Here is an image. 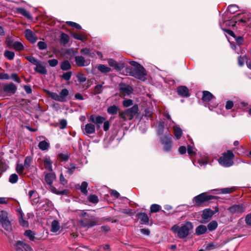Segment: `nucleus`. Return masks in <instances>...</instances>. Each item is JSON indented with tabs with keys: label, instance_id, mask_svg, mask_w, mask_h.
<instances>
[{
	"label": "nucleus",
	"instance_id": "obj_1",
	"mask_svg": "<svg viewBox=\"0 0 251 251\" xmlns=\"http://www.w3.org/2000/svg\"><path fill=\"white\" fill-rule=\"evenodd\" d=\"M193 228L192 224L190 222H186L182 224L180 226L177 225L173 226L171 230L174 234H176L178 237L183 239L189 234L190 231Z\"/></svg>",
	"mask_w": 251,
	"mask_h": 251
},
{
	"label": "nucleus",
	"instance_id": "obj_2",
	"mask_svg": "<svg viewBox=\"0 0 251 251\" xmlns=\"http://www.w3.org/2000/svg\"><path fill=\"white\" fill-rule=\"evenodd\" d=\"M138 105H134L132 107L127 109L124 111L120 112L119 116L123 121L131 120L138 113Z\"/></svg>",
	"mask_w": 251,
	"mask_h": 251
},
{
	"label": "nucleus",
	"instance_id": "obj_3",
	"mask_svg": "<svg viewBox=\"0 0 251 251\" xmlns=\"http://www.w3.org/2000/svg\"><path fill=\"white\" fill-rule=\"evenodd\" d=\"M234 154L230 151H227L226 152L223 154V156L219 159V163L225 167H229L233 163V158Z\"/></svg>",
	"mask_w": 251,
	"mask_h": 251
},
{
	"label": "nucleus",
	"instance_id": "obj_4",
	"mask_svg": "<svg viewBox=\"0 0 251 251\" xmlns=\"http://www.w3.org/2000/svg\"><path fill=\"white\" fill-rule=\"evenodd\" d=\"M172 137L171 134H168L161 138V142L164 146L165 151H169L172 148Z\"/></svg>",
	"mask_w": 251,
	"mask_h": 251
},
{
	"label": "nucleus",
	"instance_id": "obj_5",
	"mask_svg": "<svg viewBox=\"0 0 251 251\" xmlns=\"http://www.w3.org/2000/svg\"><path fill=\"white\" fill-rule=\"evenodd\" d=\"M246 207L243 204H234L228 208L231 214H240L245 211Z\"/></svg>",
	"mask_w": 251,
	"mask_h": 251
},
{
	"label": "nucleus",
	"instance_id": "obj_6",
	"mask_svg": "<svg viewBox=\"0 0 251 251\" xmlns=\"http://www.w3.org/2000/svg\"><path fill=\"white\" fill-rule=\"evenodd\" d=\"M75 62L77 66L83 67L88 66L91 62L89 59H85L82 56L77 55L75 57Z\"/></svg>",
	"mask_w": 251,
	"mask_h": 251
},
{
	"label": "nucleus",
	"instance_id": "obj_7",
	"mask_svg": "<svg viewBox=\"0 0 251 251\" xmlns=\"http://www.w3.org/2000/svg\"><path fill=\"white\" fill-rule=\"evenodd\" d=\"M214 198V196L207 195L205 193H203L195 197L194 198V201L197 203H200L213 199Z\"/></svg>",
	"mask_w": 251,
	"mask_h": 251
},
{
	"label": "nucleus",
	"instance_id": "obj_8",
	"mask_svg": "<svg viewBox=\"0 0 251 251\" xmlns=\"http://www.w3.org/2000/svg\"><path fill=\"white\" fill-rule=\"evenodd\" d=\"M133 75L137 78L145 80V76L147 75L146 71L143 67H141L134 71Z\"/></svg>",
	"mask_w": 251,
	"mask_h": 251
},
{
	"label": "nucleus",
	"instance_id": "obj_9",
	"mask_svg": "<svg viewBox=\"0 0 251 251\" xmlns=\"http://www.w3.org/2000/svg\"><path fill=\"white\" fill-rule=\"evenodd\" d=\"M16 251H31V248L27 244L22 242L18 241L15 245Z\"/></svg>",
	"mask_w": 251,
	"mask_h": 251
},
{
	"label": "nucleus",
	"instance_id": "obj_10",
	"mask_svg": "<svg viewBox=\"0 0 251 251\" xmlns=\"http://www.w3.org/2000/svg\"><path fill=\"white\" fill-rule=\"evenodd\" d=\"M120 91L124 96H128L132 93V88L128 85L121 84L119 88Z\"/></svg>",
	"mask_w": 251,
	"mask_h": 251
},
{
	"label": "nucleus",
	"instance_id": "obj_11",
	"mask_svg": "<svg viewBox=\"0 0 251 251\" xmlns=\"http://www.w3.org/2000/svg\"><path fill=\"white\" fill-rule=\"evenodd\" d=\"M25 36L27 40L33 43L37 40L36 35L30 29H26L25 31Z\"/></svg>",
	"mask_w": 251,
	"mask_h": 251
},
{
	"label": "nucleus",
	"instance_id": "obj_12",
	"mask_svg": "<svg viewBox=\"0 0 251 251\" xmlns=\"http://www.w3.org/2000/svg\"><path fill=\"white\" fill-rule=\"evenodd\" d=\"M3 90L6 92L14 94L17 90V87L13 83H10L4 85Z\"/></svg>",
	"mask_w": 251,
	"mask_h": 251
},
{
	"label": "nucleus",
	"instance_id": "obj_13",
	"mask_svg": "<svg viewBox=\"0 0 251 251\" xmlns=\"http://www.w3.org/2000/svg\"><path fill=\"white\" fill-rule=\"evenodd\" d=\"M90 120L94 124L100 125L104 122L105 120V118L102 116L92 115L90 116Z\"/></svg>",
	"mask_w": 251,
	"mask_h": 251
},
{
	"label": "nucleus",
	"instance_id": "obj_14",
	"mask_svg": "<svg viewBox=\"0 0 251 251\" xmlns=\"http://www.w3.org/2000/svg\"><path fill=\"white\" fill-rule=\"evenodd\" d=\"M178 94L182 96L187 97L189 96V91L188 88L184 86L178 87L177 89Z\"/></svg>",
	"mask_w": 251,
	"mask_h": 251
},
{
	"label": "nucleus",
	"instance_id": "obj_15",
	"mask_svg": "<svg viewBox=\"0 0 251 251\" xmlns=\"http://www.w3.org/2000/svg\"><path fill=\"white\" fill-rule=\"evenodd\" d=\"M138 219L141 224H148L149 219L148 215L145 213H140L137 214Z\"/></svg>",
	"mask_w": 251,
	"mask_h": 251
},
{
	"label": "nucleus",
	"instance_id": "obj_16",
	"mask_svg": "<svg viewBox=\"0 0 251 251\" xmlns=\"http://www.w3.org/2000/svg\"><path fill=\"white\" fill-rule=\"evenodd\" d=\"M56 178V176L54 173H49L45 176V181L49 185H51Z\"/></svg>",
	"mask_w": 251,
	"mask_h": 251
},
{
	"label": "nucleus",
	"instance_id": "obj_17",
	"mask_svg": "<svg viewBox=\"0 0 251 251\" xmlns=\"http://www.w3.org/2000/svg\"><path fill=\"white\" fill-rule=\"evenodd\" d=\"M108 63L109 66L117 70H121L124 67L123 65L119 64L115 60L111 58L108 59Z\"/></svg>",
	"mask_w": 251,
	"mask_h": 251
},
{
	"label": "nucleus",
	"instance_id": "obj_18",
	"mask_svg": "<svg viewBox=\"0 0 251 251\" xmlns=\"http://www.w3.org/2000/svg\"><path fill=\"white\" fill-rule=\"evenodd\" d=\"M36 68L34 70L41 74L45 75L47 73V70L45 67L43 65V63L40 62L36 66Z\"/></svg>",
	"mask_w": 251,
	"mask_h": 251
},
{
	"label": "nucleus",
	"instance_id": "obj_19",
	"mask_svg": "<svg viewBox=\"0 0 251 251\" xmlns=\"http://www.w3.org/2000/svg\"><path fill=\"white\" fill-rule=\"evenodd\" d=\"M52 162L49 157H45L44 159V165L46 169L49 171H52Z\"/></svg>",
	"mask_w": 251,
	"mask_h": 251
},
{
	"label": "nucleus",
	"instance_id": "obj_20",
	"mask_svg": "<svg viewBox=\"0 0 251 251\" xmlns=\"http://www.w3.org/2000/svg\"><path fill=\"white\" fill-rule=\"evenodd\" d=\"M84 130L87 134H93L95 132V126L91 123L87 124L85 126Z\"/></svg>",
	"mask_w": 251,
	"mask_h": 251
},
{
	"label": "nucleus",
	"instance_id": "obj_21",
	"mask_svg": "<svg viewBox=\"0 0 251 251\" xmlns=\"http://www.w3.org/2000/svg\"><path fill=\"white\" fill-rule=\"evenodd\" d=\"M173 128L175 136L177 139H179L182 134V131L181 129L176 125H174L173 126Z\"/></svg>",
	"mask_w": 251,
	"mask_h": 251
},
{
	"label": "nucleus",
	"instance_id": "obj_22",
	"mask_svg": "<svg viewBox=\"0 0 251 251\" xmlns=\"http://www.w3.org/2000/svg\"><path fill=\"white\" fill-rule=\"evenodd\" d=\"M16 11L18 13L22 14L27 19H31L32 17L30 13L25 9L23 8H17Z\"/></svg>",
	"mask_w": 251,
	"mask_h": 251
},
{
	"label": "nucleus",
	"instance_id": "obj_23",
	"mask_svg": "<svg viewBox=\"0 0 251 251\" xmlns=\"http://www.w3.org/2000/svg\"><path fill=\"white\" fill-rule=\"evenodd\" d=\"M213 214V211L210 209H206L203 210V213L202 214V218L203 219L206 220L212 217Z\"/></svg>",
	"mask_w": 251,
	"mask_h": 251
},
{
	"label": "nucleus",
	"instance_id": "obj_24",
	"mask_svg": "<svg viewBox=\"0 0 251 251\" xmlns=\"http://www.w3.org/2000/svg\"><path fill=\"white\" fill-rule=\"evenodd\" d=\"M80 53L93 58L95 56V54L93 52H91L90 50L88 48H83L80 50Z\"/></svg>",
	"mask_w": 251,
	"mask_h": 251
},
{
	"label": "nucleus",
	"instance_id": "obj_25",
	"mask_svg": "<svg viewBox=\"0 0 251 251\" xmlns=\"http://www.w3.org/2000/svg\"><path fill=\"white\" fill-rule=\"evenodd\" d=\"M214 191H216L217 192L215 194H228L232 193L234 191V189L233 188H226L221 189H216L214 190Z\"/></svg>",
	"mask_w": 251,
	"mask_h": 251
},
{
	"label": "nucleus",
	"instance_id": "obj_26",
	"mask_svg": "<svg viewBox=\"0 0 251 251\" xmlns=\"http://www.w3.org/2000/svg\"><path fill=\"white\" fill-rule=\"evenodd\" d=\"M207 229V228L205 226L200 225L196 228V233L198 235L204 234L206 232Z\"/></svg>",
	"mask_w": 251,
	"mask_h": 251
},
{
	"label": "nucleus",
	"instance_id": "obj_27",
	"mask_svg": "<svg viewBox=\"0 0 251 251\" xmlns=\"http://www.w3.org/2000/svg\"><path fill=\"white\" fill-rule=\"evenodd\" d=\"M69 95V91L66 89H63L59 94L60 101H65L66 97Z\"/></svg>",
	"mask_w": 251,
	"mask_h": 251
},
{
	"label": "nucleus",
	"instance_id": "obj_28",
	"mask_svg": "<svg viewBox=\"0 0 251 251\" xmlns=\"http://www.w3.org/2000/svg\"><path fill=\"white\" fill-rule=\"evenodd\" d=\"M213 98V95L211 93L208 91H203V96H202V100L204 101H210Z\"/></svg>",
	"mask_w": 251,
	"mask_h": 251
},
{
	"label": "nucleus",
	"instance_id": "obj_29",
	"mask_svg": "<svg viewBox=\"0 0 251 251\" xmlns=\"http://www.w3.org/2000/svg\"><path fill=\"white\" fill-rule=\"evenodd\" d=\"M60 226L59 222L56 220H53L51 223V231L53 232H56L59 230Z\"/></svg>",
	"mask_w": 251,
	"mask_h": 251
},
{
	"label": "nucleus",
	"instance_id": "obj_30",
	"mask_svg": "<svg viewBox=\"0 0 251 251\" xmlns=\"http://www.w3.org/2000/svg\"><path fill=\"white\" fill-rule=\"evenodd\" d=\"M12 48L14 49L16 51H21L24 49V47L22 43L18 41H15Z\"/></svg>",
	"mask_w": 251,
	"mask_h": 251
},
{
	"label": "nucleus",
	"instance_id": "obj_31",
	"mask_svg": "<svg viewBox=\"0 0 251 251\" xmlns=\"http://www.w3.org/2000/svg\"><path fill=\"white\" fill-rule=\"evenodd\" d=\"M7 213L4 211H0V220L1 222H5V224H9V222L7 221L8 218Z\"/></svg>",
	"mask_w": 251,
	"mask_h": 251
},
{
	"label": "nucleus",
	"instance_id": "obj_32",
	"mask_svg": "<svg viewBox=\"0 0 251 251\" xmlns=\"http://www.w3.org/2000/svg\"><path fill=\"white\" fill-rule=\"evenodd\" d=\"M38 147L42 151L47 150L49 147V144L46 141H42L39 143Z\"/></svg>",
	"mask_w": 251,
	"mask_h": 251
},
{
	"label": "nucleus",
	"instance_id": "obj_33",
	"mask_svg": "<svg viewBox=\"0 0 251 251\" xmlns=\"http://www.w3.org/2000/svg\"><path fill=\"white\" fill-rule=\"evenodd\" d=\"M71 68V64L68 60L63 61L61 64V69L63 70L67 71L70 69Z\"/></svg>",
	"mask_w": 251,
	"mask_h": 251
},
{
	"label": "nucleus",
	"instance_id": "obj_34",
	"mask_svg": "<svg viewBox=\"0 0 251 251\" xmlns=\"http://www.w3.org/2000/svg\"><path fill=\"white\" fill-rule=\"evenodd\" d=\"M98 69L101 73H106L111 71L110 68L104 65L100 64L98 66Z\"/></svg>",
	"mask_w": 251,
	"mask_h": 251
},
{
	"label": "nucleus",
	"instance_id": "obj_35",
	"mask_svg": "<svg viewBox=\"0 0 251 251\" xmlns=\"http://www.w3.org/2000/svg\"><path fill=\"white\" fill-rule=\"evenodd\" d=\"M218 226V223L215 221H212L210 222L207 225V228L210 231L215 230Z\"/></svg>",
	"mask_w": 251,
	"mask_h": 251
},
{
	"label": "nucleus",
	"instance_id": "obj_36",
	"mask_svg": "<svg viewBox=\"0 0 251 251\" xmlns=\"http://www.w3.org/2000/svg\"><path fill=\"white\" fill-rule=\"evenodd\" d=\"M60 41L64 45L67 44L69 41V36L65 33H62L60 36Z\"/></svg>",
	"mask_w": 251,
	"mask_h": 251
},
{
	"label": "nucleus",
	"instance_id": "obj_37",
	"mask_svg": "<svg viewBox=\"0 0 251 251\" xmlns=\"http://www.w3.org/2000/svg\"><path fill=\"white\" fill-rule=\"evenodd\" d=\"M118 110V107L116 105L109 106L107 109V112L109 114H116Z\"/></svg>",
	"mask_w": 251,
	"mask_h": 251
},
{
	"label": "nucleus",
	"instance_id": "obj_38",
	"mask_svg": "<svg viewBox=\"0 0 251 251\" xmlns=\"http://www.w3.org/2000/svg\"><path fill=\"white\" fill-rule=\"evenodd\" d=\"M35 235L34 232L30 230H26L25 232V235L31 241H33L35 239Z\"/></svg>",
	"mask_w": 251,
	"mask_h": 251
},
{
	"label": "nucleus",
	"instance_id": "obj_39",
	"mask_svg": "<svg viewBox=\"0 0 251 251\" xmlns=\"http://www.w3.org/2000/svg\"><path fill=\"white\" fill-rule=\"evenodd\" d=\"M73 37L75 39L81 41L86 40L87 38L84 35L81 34H78L76 33H72Z\"/></svg>",
	"mask_w": 251,
	"mask_h": 251
},
{
	"label": "nucleus",
	"instance_id": "obj_40",
	"mask_svg": "<svg viewBox=\"0 0 251 251\" xmlns=\"http://www.w3.org/2000/svg\"><path fill=\"white\" fill-rule=\"evenodd\" d=\"M26 59L29 61L30 63H32L35 65H37L41 61L35 58L34 57L32 56H27L26 57Z\"/></svg>",
	"mask_w": 251,
	"mask_h": 251
},
{
	"label": "nucleus",
	"instance_id": "obj_41",
	"mask_svg": "<svg viewBox=\"0 0 251 251\" xmlns=\"http://www.w3.org/2000/svg\"><path fill=\"white\" fill-rule=\"evenodd\" d=\"M4 56L9 60H12L15 56V53L13 51L6 50L4 53Z\"/></svg>",
	"mask_w": 251,
	"mask_h": 251
},
{
	"label": "nucleus",
	"instance_id": "obj_42",
	"mask_svg": "<svg viewBox=\"0 0 251 251\" xmlns=\"http://www.w3.org/2000/svg\"><path fill=\"white\" fill-rule=\"evenodd\" d=\"M87 186H88V183L86 182L83 181L82 182L81 185L80 186V190H81V192L83 194H85V195L87 194V193H88V191L87 190Z\"/></svg>",
	"mask_w": 251,
	"mask_h": 251
},
{
	"label": "nucleus",
	"instance_id": "obj_43",
	"mask_svg": "<svg viewBox=\"0 0 251 251\" xmlns=\"http://www.w3.org/2000/svg\"><path fill=\"white\" fill-rule=\"evenodd\" d=\"M238 10V7L236 5H231L228 7V11L231 14H234Z\"/></svg>",
	"mask_w": 251,
	"mask_h": 251
},
{
	"label": "nucleus",
	"instance_id": "obj_44",
	"mask_svg": "<svg viewBox=\"0 0 251 251\" xmlns=\"http://www.w3.org/2000/svg\"><path fill=\"white\" fill-rule=\"evenodd\" d=\"M14 41L11 37H7L5 40V44L9 48H12L13 47Z\"/></svg>",
	"mask_w": 251,
	"mask_h": 251
},
{
	"label": "nucleus",
	"instance_id": "obj_45",
	"mask_svg": "<svg viewBox=\"0 0 251 251\" xmlns=\"http://www.w3.org/2000/svg\"><path fill=\"white\" fill-rule=\"evenodd\" d=\"M187 152L190 156L192 157L196 154V150L190 146H188Z\"/></svg>",
	"mask_w": 251,
	"mask_h": 251
},
{
	"label": "nucleus",
	"instance_id": "obj_46",
	"mask_svg": "<svg viewBox=\"0 0 251 251\" xmlns=\"http://www.w3.org/2000/svg\"><path fill=\"white\" fill-rule=\"evenodd\" d=\"M19 222L20 225L23 226L27 227L28 226V222L23 219L22 213H21V216L19 217Z\"/></svg>",
	"mask_w": 251,
	"mask_h": 251
},
{
	"label": "nucleus",
	"instance_id": "obj_47",
	"mask_svg": "<svg viewBox=\"0 0 251 251\" xmlns=\"http://www.w3.org/2000/svg\"><path fill=\"white\" fill-rule=\"evenodd\" d=\"M18 179V176L15 174H12L10 176L9 178V181L10 182H11L12 183H15L17 181Z\"/></svg>",
	"mask_w": 251,
	"mask_h": 251
},
{
	"label": "nucleus",
	"instance_id": "obj_48",
	"mask_svg": "<svg viewBox=\"0 0 251 251\" xmlns=\"http://www.w3.org/2000/svg\"><path fill=\"white\" fill-rule=\"evenodd\" d=\"M49 94L50 96L52 99H53L55 100L58 101H60V99L59 98V96L57 93L50 92L49 93Z\"/></svg>",
	"mask_w": 251,
	"mask_h": 251
},
{
	"label": "nucleus",
	"instance_id": "obj_49",
	"mask_svg": "<svg viewBox=\"0 0 251 251\" xmlns=\"http://www.w3.org/2000/svg\"><path fill=\"white\" fill-rule=\"evenodd\" d=\"M102 85H97L95 86L94 92L95 94H99L102 92Z\"/></svg>",
	"mask_w": 251,
	"mask_h": 251
},
{
	"label": "nucleus",
	"instance_id": "obj_50",
	"mask_svg": "<svg viewBox=\"0 0 251 251\" xmlns=\"http://www.w3.org/2000/svg\"><path fill=\"white\" fill-rule=\"evenodd\" d=\"M160 206L157 204H152L151 206V212H156L159 211Z\"/></svg>",
	"mask_w": 251,
	"mask_h": 251
},
{
	"label": "nucleus",
	"instance_id": "obj_51",
	"mask_svg": "<svg viewBox=\"0 0 251 251\" xmlns=\"http://www.w3.org/2000/svg\"><path fill=\"white\" fill-rule=\"evenodd\" d=\"M66 24L68 25H69L71 26H72V27H74L77 29H81V26L79 24H78L76 23L73 22L68 21L66 22Z\"/></svg>",
	"mask_w": 251,
	"mask_h": 251
},
{
	"label": "nucleus",
	"instance_id": "obj_52",
	"mask_svg": "<svg viewBox=\"0 0 251 251\" xmlns=\"http://www.w3.org/2000/svg\"><path fill=\"white\" fill-rule=\"evenodd\" d=\"M89 201L93 203H97L98 202L99 199L97 196L95 195H92L88 197Z\"/></svg>",
	"mask_w": 251,
	"mask_h": 251
},
{
	"label": "nucleus",
	"instance_id": "obj_53",
	"mask_svg": "<svg viewBox=\"0 0 251 251\" xmlns=\"http://www.w3.org/2000/svg\"><path fill=\"white\" fill-rule=\"evenodd\" d=\"M37 46H38V48L41 50H45L47 47V44L45 42H43V41L39 42L37 44Z\"/></svg>",
	"mask_w": 251,
	"mask_h": 251
},
{
	"label": "nucleus",
	"instance_id": "obj_54",
	"mask_svg": "<svg viewBox=\"0 0 251 251\" xmlns=\"http://www.w3.org/2000/svg\"><path fill=\"white\" fill-rule=\"evenodd\" d=\"M164 123L163 122H159L158 124H157V131H158V134H161L162 133V131H163V129L164 128Z\"/></svg>",
	"mask_w": 251,
	"mask_h": 251
},
{
	"label": "nucleus",
	"instance_id": "obj_55",
	"mask_svg": "<svg viewBox=\"0 0 251 251\" xmlns=\"http://www.w3.org/2000/svg\"><path fill=\"white\" fill-rule=\"evenodd\" d=\"M76 77L78 81L80 82H84L86 80V77L82 74H78Z\"/></svg>",
	"mask_w": 251,
	"mask_h": 251
},
{
	"label": "nucleus",
	"instance_id": "obj_56",
	"mask_svg": "<svg viewBox=\"0 0 251 251\" xmlns=\"http://www.w3.org/2000/svg\"><path fill=\"white\" fill-rule=\"evenodd\" d=\"M133 104V101L131 100H125L123 101V104L125 107H127Z\"/></svg>",
	"mask_w": 251,
	"mask_h": 251
},
{
	"label": "nucleus",
	"instance_id": "obj_57",
	"mask_svg": "<svg viewBox=\"0 0 251 251\" xmlns=\"http://www.w3.org/2000/svg\"><path fill=\"white\" fill-rule=\"evenodd\" d=\"M48 63L50 66L55 67L58 64V61L56 59H52L49 60Z\"/></svg>",
	"mask_w": 251,
	"mask_h": 251
},
{
	"label": "nucleus",
	"instance_id": "obj_58",
	"mask_svg": "<svg viewBox=\"0 0 251 251\" xmlns=\"http://www.w3.org/2000/svg\"><path fill=\"white\" fill-rule=\"evenodd\" d=\"M71 76H72V72H68L67 73H64L62 75V77L66 80H69L71 78Z\"/></svg>",
	"mask_w": 251,
	"mask_h": 251
},
{
	"label": "nucleus",
	"instance_id": "obj_59",
	"mask_svg": "<svg viewBox=\"0 0 251 251\" xmlns=\"http://www.w3.org/2000/svg\"><path fill=\"white\" fill-rule=\"evenodd\" d=\"M246 60V56L238 57V64L240 66H242L244 64V62Z\"/></svg>",
	"mask_w": 251,
	"mask_h": 251
},
{
	"label": "nucleus",
	"instance_id": "obj_60",
	"mask_svg": "<svg viewBox=\"0 0 251 251\" xmlns=\"http://www.w3.org/2000/svg\"><path fill=\"white\" fill-rule=\"evenodd\" d=\"M245 222L247 225L249 226H251V214H249L246 216Z\"/></svg>",
	"mask_w": 251,
	"mask_h": 251
},
{
	"label": "nucleus",
	"instance_id": "obj_61",
	"mask_svg": "<svg viewBox=\"0 0 251 251\" xmlns=\"http://www.w3.org/2000/svg\"><path fill=\"white\" fill-rule=\"evenodd\" d=\"M24 166L22 164H18L17 165V167H16L17 172L19 174H21L23 173V172L24 171Z\"/></svg>",
	"mask_w": 251,
	"mask_h": 251
},
{
	"label": "nucleus",
	"instance_id": "obj_62",
	"mask_svg": "<svg viewBox=\"0 0 251 251\" xmlns=\"http://www.w3.org/2000/svg\"><path fill=\"white\" fill-rule=\"evenodd\" d=\"M75 169V167L74 164H71L70 165V168H69L67 171V173H68L69 175H72Z\"/></svg>",
	"mask_w": 251,
	"mask_h": 251
},
{
	"label": "nucleus",
	"instance_id": "obj_63",
	"mask_svg": "<svg viewBox=\"0 0 251 251\" xmlns=\"http://www.w3.org/2000/svg\"><path fill=\"white\" fill-rule=\"evenodd\" d=\"M233 106V102L232 101L228 100L226 105V109H230Z\"/></svg>",
	"mask_w": 251,
	"mask_h": 251
},
{
	"label": "nucleus",
	"instance_id": "obj_64",
	"mask_svg": "<svg viewBox=\"0 0 251 251\" xmlns=\"http://www.w3.org/2000/svg\"><path fill=\"white\" fill-rule=\"evenodd\" d=\"M32 159L30 157H27L25 160V166L26 167H28L29 166Z\"/></svg>",
	"mask_w": 251,
	"mask_h": 251
}]
</instances>
